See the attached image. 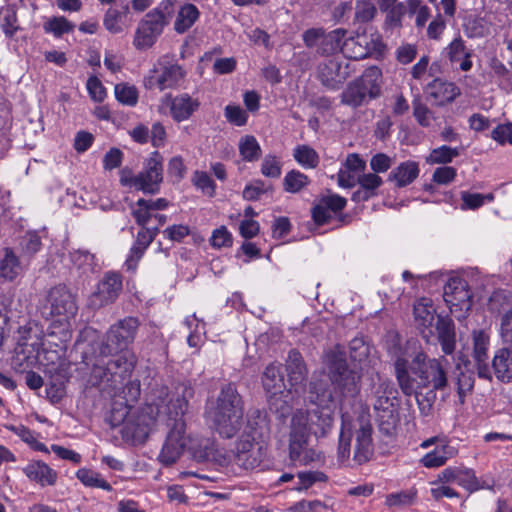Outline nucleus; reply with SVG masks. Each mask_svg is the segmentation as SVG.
Returning <instances> with one entry per match:
<instances>
[{"mask_svg":"<svg viewBox=\"0 0 512 512\" xmlns=\"http://www.w3.org/2000/svg\"><path fill=\"white\" fill-rule=\"evenodd\" d=\"M77 309L74 295L65 286H55L48 292L45 310L49 311L50 316L69 321L76 315Z\"/></svg>","mask_w":512,"mask_h":512,"instance_id":"4468645a","label":"nucleus"},{"mask_svg":"<svg viewBox=\"0 0 512 512\" xmlns=\"http://www.w3.org/2000/svg\"><path fill=\"white\" fill-rule=\"evenodd\" d=\"M419 175V167L416 162L406 161L393 169L390 178L396 182L398 187H405L411 184Z\"/></svg>","mask_w":512,"mask_h":512,"instance_id":"e433bc0d","label":"nucleus"},{"mask_svg":"<svg viewBox=\"0 0 512 512\" xmlns=\"http://www.w3.org/2000/svg\"><path fill=\"white\" fill-rule=\"evenodd\" d=\"M413 115L419 125L429 127L434 120L433 112L422 102H413Z\"/></svg>","mask_w":512,"mask_h":512,"instance_id":"052dcab7","label":"nucleus"},{"mask_svg":"<svg viewBox=\"0 0 512 512\" xmlns=\"http://www.w3.org/2000/svg\"><path fill=\"white\" fill-rule=\"evenodd\" d=\"M244 406L234 384L223 386L214 402L208 407L207 416L217 433L223 438L234 437L242 428Z\"/></svg>","mask_w":512,"mask_h":512,"instance_id":"423d86ee","label":"nucleus"},{"mask_svg":"<svg viewBox=\"0 0 512 512\" xmlns=\"http://www.w3.org/2000/svg\"><path fill=\"white\" fill-rule=\"evenodd\" d=\"M162 180V159L158 152H154L152 156L147 159L143 170L137 175H134L128 168H124L120 172V182L123 186L140 190L144 193H157Z\"/></svg>","mask_w":512,"mask_h":512,"instance_id":"9d476101","label":"nucleus"},{"mask_svg":"<svg viewBox=\"0 0 512 512\" xmlns=\"http://www.w3.org/2000/svg\"><path fill=\"white\" fill-rule=\"evenodd\" d=\"M308 401L316 408L296 410L289 426V456L293 462L301 465L320 459V455L308 447L310 435L325 437L333 426L334 396L327 382L312 378Z\"/></svg>","mask_w":512,"mask_h":512,"instance_id":"7ed1b4c3","label":"nucleus"},{"mask_svg":"<svg viewBox=\"0 0 512 512\" xmlns=\"http://www.w3.org/2000/svg\"><path fill=\"white\" fill-rule=\"evenodd\" d=\"M69 259L79 275H88L95 271V257L87 250L73 249L69 252Z\"/></svg>","mask_w":512,"mask_h":512,"instance_id":"72a5a7b5","label":"nucleus"},{"mask_svg":"<svg viewBox=\"0 0 512 512\" xmlns=\"http://www.w3.org/2000/svg\"><path fill=\"white\" fill-rule=\"evenodd\" d=\"M261 173L270 178H278L281 175V165L275 156L267 155L261 165Z\"/></svg>","mask_w":512,"mask_h":512,"instance_id":"0e129e2a","label":"nucleus"},{"mask_svg":"<svg viewBox=\"0 0 512 512\" xmlns=\"http://www.w3.org/2000/svg\"><path fill=\"white\" fill-rule=\"evenodd\" d=\"M351 361L358 363L361 368L366 365L371 354V347L363 338L355 337L349 344Z\"/></svg>","mask_w":512,"mask_h":512,"instance_id":"a19ab883","label":"nucleus"},{"mask_svg":"<svg viewBox=\"0 0 512 512\" xmlns=\"http://www.w3.org/2000/svg\"><path fill=\"white\" fill-rule=\"evenodd\" d=\"M122 291V278L119 273L107 272L91 295L89 303L93 308H100L114 302Z\"/></svg>","mask_w":512,"mask_h":512,"instance_id":"f3484780","label":"nucleus"},{"mask_svg":"<svg viewBox=\"0 0 512 512\" xmlns=\"http://www.w3.org/2000/svg\"><path fill=\"white\" fill-rule=\"evenodd\" d=\"M309 184L308 177L297 170L288 172L283 180L284 189L290 193H297Z\"/></svg>","mask_w":512,"mask_h":512,"instance_id":"603ef678","label":"nucleus"},{"mask_svg":"<svg viewBox=\"0 0 512 512\" xmlns=\"http://www.w3.org/2000/svg\"><path fill=\"white\" fill-rule=\"evenodd\" d=\"M1 27L6 36L12 37L18 30L17 14L13 6L7 5L0 8Z\"/></svg>","mask_w":512,"mask_h":512,"instance_id":"09e8293b","label":"nucleus"},{"mask_svg":"<svg viewBox=\"0 0 512 512\" xmlns=\"http://www.w3.org/2000/svg\"><path fill=\"white\" fill-rule=\"evenodd\" d=\"M437 333L438 341L442 351L450 355L455 350V327L453 321L448 317L438 316L434 324V332Z\"/></svg>","mask_w":512,"mask_h":512,"instance_id":"c85d7f7f","label":"nucleus"},{"mask_svg":"<svg viewBox=\"0 0 512 512\" xmlns=\"http://www.w3.org/2000/svg\"><path fill=\"white\" fill-rule=\"evenodd\" d=\"M476 475L472 469L458 467L456 484L469 492L477 491Z\"/></svg>","mask_w":512,"mask_h":512,"instance_id":"13d9d810","label":"nucleus"},{"mask_svg":"<svg viewBox=\"0 0 512 512\" xmlns=\"http://www.w3.org/2000/svg\"><path fill=\"white\" fill-rule=\"evenodd\" d=\"M495 376L502 382L512 380V351L508 348L499 349L492 360Z\"/></svg>","mask_w":512,"mask_h":512,"instance_id":"2f4dec72","label":"nucleus"},{"mask_svg":"<svg viewBox=\"0 0 512 512\" xmlns=\"http://www.w3.org/2000/svg\"><path fill=\"white\" fill-rule=\"evenodd\" d=\"M241 436L257 440L269 434V421L267 414L259 409H250L242 426Z\"/></svg>","mask_w":512,"mask_h":512,"instance_id":"4be33fe9","label":"nucleus"},{"mask_svg":"<svg viewBox=\"0 0 512 512\" xmlns=\"http://www.w3.org/2000/svg\"><path fill=\"white\" fill-rule=\"evenodd\" d=\"M295 160L304 168L313 169L319 164L318 153L308 145H298L293 152Z\"/></svg>","mask_w":512,"mask_h":512,"instance_id":"de8ad7c7","label":"nucleus"},{"mask_svg":"<svg viewBox=\"0 0 512 512\" xmlns=\"http://www.w3.org/2000/svg\"><path fill=\"white\" fill-rule=\"evenodd\" d=\"M500 336L504 343L512 346V310L501 317Z\"/></svg>","mask_w":512,"mask_h":512,"instance_id":"774afa93","label":"nucleus"},{"mask_svg":"<svg viewBox=\"0 0 512 512\" xmlns=\"http://www.w3.org/2000/svg\"><path fill=\"white\" fill-rule=\"evenodd\" d=\"M286 371L291 386L302 385L306 381L308 370L298 351L291 350L289 352L286 360Z\"/></svg>","mask_w":512,"mask_h":512,"instance_id":"c756f323","label":"nucleus"},{"mask_svg":"<svg viewBox=\"0 0 512 512\" xmlns=\"http://www.w3.org/2000/svg\"><path fill=\"white\" fill-rule=\"evenodd\" d=\"M139 325L135 317L121 319L109 328L105 342L92 347V352L83 351V360L91 367L93 378L117 387L132 374L136 356L128 347L134 342Z\"/></svg>","mask_w":512,"mask_h":512,"instance_id":"20e7f679","label":"nucleus"},{"mask_svg":"<svg viewBox=\"0 0 512 512\" xmlns=\"http://www.w3.org/2000/svg\"><path fill=\"white\" fill-rule=\"evenodd\" d=\"M460 155V149L459 148H452L447 145H442L440 147H437L429 153V155L426 157V162L428 164H448L453 161L454 158L458 157Z\"/></svg>","mask_w":512,"mask_h":512,"instance_id":"a18cd8bd","label":"nucleus"},{"mask_svg":"<svg viewBox=\"0 0 512 512\" xmlns=\"http://www.w3.org/2000/svg\"><path fill=\"white\" fill-rule=\"evenodd\" d=\"M7 428L10 431H12L15 435H17L22 441L27 443L32 449L47 454L50 452L47 446L44 443L38 441L37 437L35 436V433L26 426L10 425Z\"/></svg>","mask_w":512,"mask_h":512,"instance_id":"49530a36","label":"nucleus"},{"mask_svg":"<svg viewBox=\"0 0 512 512\" xmlns=\"http://www.w3.org/2000/svg\"><path fill=\"white\" fill-rule=\"evenodd\" d=\"M367 43L365 35L347 39L343 42V52L351 59L366 58L370 53V50L366 47Z\"/></svg>","mask_w":512,"mask_h":512,"instance_id":"ea45409f","label":"nucleus"},{"mask_svg":"<svg viewBox=\"0 0 512 512\" xmlns=\"http://www.w3.org/2000/svg\"><path fill=\"white\" fill-rule=\"evenodd\" d=\"M152 422L153 418L143 412L137 415V417L129 415L124 420L122 432L125 436L130 437L134 441L143 442L147 439L151 431L150 426Z\"/></svg>","mask_w":512,"mask_h":512,"instance_id":"393cba45","label":"nucleus"},{"mask_svg":"<svg viewBox=\"0 0 512 512\" xmlns=\"http://www.w3.org/2000/svg\"><path fill=\"white\" fill-rule=\"evenodd\" d=\"M174 1H161L140 21L133 40L136 49L145 50L154 45L174 14Z\"/></svg>","mask_w":512,"mask_h":512,"instance_id":"6e6552de","label":"nucleus"},{"mask_svg":"<svg viewBox=\"0 0 512 512\" xmlns=\"http://www.w3.org/2000/svg\"><path fill=\"white\" fill-rule=\"evenodd\" d=\"M354 21L360 24L371 22L377 15L376 0H357L354 8Z\"/></svg>","mask_w":512,"mask_h":512,"instance_id":"37998d69","label":"nucleus"},{"mask_svg":"<svg viewBox=\"0 0 512 512\" xmlns=\"http://www.w3.org/2000/svg\"><path fill=\"white\" fill-rule=\"evenodd\" d=\"M199 105L198 99L192 98L188 93L179 94L171 99V116L177 122L185 121L199 108Z\"/></svg>","mask_w":512,"mask_h":512,"instance_id":"cd10ccee","label":"nucleus"},{"mask_svg":"<svg viewBox=\"0 0 512 512\" xmlns=\"http://www.w3.org/2000/svg\"><path fill=\"white\" fill-rule=\"evenodd\" d=\"M225 117L228 122L236 125L243 126L247 123L248 114L240 106L227 105L224 111Z\"/></svg>","mask_w":512,"mask_h":512,"instance_id":"680f3d73","label":"nucleus"},{"mask_svg":"<svg viewBox=\"0 0 512 512\" xmlns=\"http://www.w3.org/2000/svg\"><path fill=\"white\" fill-rule=\"evenodd\" d=\"M43 346L39 337H29L27 340L21 341L16 349L13 358V366L19 372H25L35 367L40 360V350Z\"/></svg>","mask_w":512,"mask_h":512,"instance_id":"aec40b11","label":"nucleus"},{"mask_svg":"<svg viewBox=\"0 0 512 512\" xmlns=\"http://www.w3.org/2000/svg\"><path fill=\"white\" fill-rule=\"evenodd\" d=\"M157 235V226L142 227L137 234L135 244L130 249L129 255L125 261V266L128 270L134 271L137 267L138 261L143 256L147 247L152 243Z\"/></svg>","mask_w":512,"mask_h":512,"instance_id":"5701e85b","label":"nucleus"},{"mask_svg":"<svg viewBox=\"0 0 512 512\" xmlns=\"http://www.w3.org/2000/svg\"><path fill=\"white\" fill-rule=\"evenodd\" d=\"M262 384L270 399L284 393L285 383L281 372V364L271 363L265 368L262 374Z\"/></svg>","mask_w":512,"mask_h":512,"instance_id":"a878e982","label":"nucleus"},{"mask_svg":"<svg viewBox=\"0 0 512 512\" xmlns=\"http://www.w3.org/2000/svg\"><path fill=\"white\" fill-rule=\"evenodd\" d=\"M23 473L41 486H52L57 481V472L43 461H32L23 468Z\"/></svg>","mask_w":512,"mask_h":512,"instance_id":"bb28decb","label":"nucleus"},{"mask_svg":"<svg viewBox=\"0 0 512 512\" xmlns=\"http://www.w3.org/2000/svg\"><path fill=\"white\" fill-rule=\"evenodd\" d=\"M330 381L342 396L354 397L359 392L360 375L348 368L346 353L341 346L327 351L323 358Z\"/></svg>","mask_w":512,"mask_h":512,"instance_id":"0eeeda50","label":"nucleus"},{"mask_svg":"<svg viewBox=\"0 0 512 512\" xmlns=\"http://www.w3.org/2000/svg\"><path fill=\"white\" fill-rule=\"evenodd\" d=\"M435 445V448L426 453L420 460L426 468H437L443 466L449 459L457 455V449L450 445L446 437H431L421 443L422 448Z\"/></svg>","mask_w":512,"mask_h":512,"instance_id":"dca6fc26","label":"nucleus"},{"mask_svg":"<svg viewBox=\"0 0 512 512\" xmlns=\"http://www.w3.org/2000/svg\"><path fill=\"white\" fill-rule=\"evenodd\" d=\"M381 70L375 66L367 68L357 80L363 87L369 99L377 98L381 89Z\"/></svg>","mask_w":512,"mask_h":512,"instance_id":"473e14b6","label":"nucleus"},{"mask_svg":"<svg viewBox=\"0 0 512 512\" xmlns=\"http://www.w3.org/2000/svg\"><path fill=\"white\" fill-rule=\"evenodd\" d=\"M3 252L0 260V278L12 282L23 273L24 266L11 248H5Z\"/></svg>","mask_w":512,"mask_h":512,"instance_id":"7c9ffc66","label":"nucleus"},{"mask_svg":"<svg viewBox=\"0 0 512 512\" xmlns=\"http://www.w3.org/2000/svg\"><path fill=\"white\" fill-rule=\"evenodd\" d=\"M153 405L157 413L168 414V435L159 454V460L165 465L176 462L185 449L198 462L217 460L216 443L211 438H194L186 436V424L183 415L188 408L187 397L192 395V389L184 384L176 387L175 393L170 396L168 388L162 386L153 392Z\"/></svg>","mask_w":512,"mask_h":512,"instance_id":"f257e3e1","label":"nucleus"},{"mask_svg":"<svg viewBox=\"0 0 512 512\" xmlns=\"http://www.w3.org/2000/svg\"><path fill=\"white\" fill-rule=\"evenodd\" d=\"M86 87L93 101L100 103L106 98V89L96 76L89 77Z\"/></svg>","mask_w":512,"mask_h":512,"instance_id":"e2e57ef3","label":"nucleus"},{"mask_svg":"<svg viewBox=\"0 0 512 512\" xmlns=\"http://www.w3.org/2000/svg\"><path fill=\"white\" fill-rule=\"evenodd\" d=\"M413 316L416 327L426 341H429L434 335V324L438 317L433 301L426 297L418 299L413 307Z\"/></svg>","mask_w":512,"mask_h":512,"instance_id":"412c9836","label":"nucleus"},{"mask_svg":"<svg viewBox=\"0 0 512 512\" xmlns=\"http://www.w3.org/2000/svg\"><path fill=\"white\" fill-rule=\"evenodd\" d=\"M351 69L347 60L331 58L319 64L317 75L321 83L329 89H337L350 76Z\"/></svg>","mask_w":512,"mask_h":512,"instance_id":"2eb2a0df","label":"nucleus"},{"mask_svg":"<svg viewBox=\"0 0 512 512\" xmlns=\"http://www.w3.org/2000/svg\"><path fill=\"white\" fill-rule=\"evenodd\" d=\"M116 99L123 105L135 106L138 102V90L128 83H119L114 87Z\"/></svg>","mask_w":512,"mask_h":512,"instance_id":"8fccbe9b","label":"nucleus"},{"mask_svg":"<svg viewBox=\"0 0 512 512\" xmlns=\"http://www.w3.org/2000/svg\"><path fill=\"white\" fill-rule=\"evenodd\" d=\"M347 31L343 28H337L328 33L323 29H308L303 34V41L309 48L317 47V52L321 55H329L343 50L342 40L346 36Z\"/></svg>","mask_w":512,"mask_h":512,"instance_id":"ddd939ff","label":"nucleus"},{"mask_svg":"<svg viewBox=\"0 0 512 512\" xmlns=\"http://www.w3.org/2000/svg\"><path fill=\"white\" fill-rule=\"evenodd\" d=\"M472 345V358L475 362L478 376L483 379H491V369L488 361L490 332L486 329L473 330Z\"/></svg>","mask_w":512,"mask_h":512,"instance_id":"a211bd4d","label":"nucleus"},{"mask_svg":"<svg viewBox=\"0 0 512 512\" xmlns=\"http://www.w3.org/2000/svg\"><path fill=\"white\" fill-rule=\"evenodd\" d=\"M368 98L363 87L357 80L349 83L341 94V103L353 108L362 106Z\"/></svg>","mask_w":512,"mask_h":512,"instance_id":"4c0bfd02","label":"nucleus"},{"mask_svg":"<svg viewBox=\"0 0 512 512\" xmlns=\"http://www.w3.org/2000/svg\"><path fill=\"white\" fill-rule=\"evenodd\" d=\"M372 434L373 427L367 416L362 415L351 423L343 415L337 447L338 461L345 464L350 460L351 441L352 438H354L352 460L357 465H362L368 462L372 458L374 452Z\"/></svg>","mask_w":512,"mask_h":512,"instance_id":"39448f33","label":"nucleus"},{"mask_svg":"<svg viewBox=\"0 0 512 512\" xmlns=\"http://www.w3.org/2000/svg\"><path fill=\"white\" fill-rule=\"evenodd\" d=\"M238 149L241 158L246 162L259 160L262 149L259 142L253 135H244L239 139Z\"/></svg>","mask_w":512,"mask_h":512,"instance_id":"58836bf2","label":"nucleus"},{"mask_svg":"<svg viewBox=\"0 0 512 512\" xmlns=\"http://www.w3.org/2000/svg\"><path fill=\"white\" fill-rule=\"evenodd\" d=\"M74 27L75 25L64 16L53 17L45 22L43 26L45 32L51 33L55 37H61L65 33L72 32Z\"/></svg>","mask_w":512,"mask_h":512,"instance_id":"3c124183","label":"nucleus"},{"mask_svg":"<svg viewBox=\"0 0 512 512\" xmlns=\"http://www.w3.org/2000/svg\"><path fill=\"white\" fill-rule=\"evenodd\" d=\"M199 16L200 12L194 4H184L177 13L174 23L175 31L179 34L185 33L198 20Z\"/></svg>","mask_w":512,"mask_h":512,"instance_id":"f704fd0d","label":"nucleus"},{"mask_svg":"<svg viewBox=\"0 0 512 512\" xmlns=\"http://www.w3.org/2000/svg\"><path fill=\"white\" fill-rule=\"evenodd\" d=\"M383 12L385 13L384 29L389 31L400 30L403 18L407 13L406 4L398 2L396 6Z\"/></svg>","mask_w":512,"mask_h":512,"instance_id":"c03bdc74","label":"nucleus"},{"mask_svg":"<svg viewBox=\"0 0 512 512\" xmlns=\"http://www.w3.org/2000/svg\"><path fill=\"white\" fill-rule=\"evenodd\" d=\"M132 215L141 227L152 225L154 212L146 204V200L139 199L137 201L136 206L132 209Z\"/></svg>","mask_w":512,"mask_h":512,"instance_id":"864d4df0","label":"nucleus"},{"mask_svg":"<svg viewBox=\"0 0 512 512\" xmlns=\"http://www.w3.org/2000/svg\"><path fill=\"white\" fill-rule=\"evenodd\" d=\"M41 238L36 232H27L20 240L23 256H33L41 249Z\"/></svg>","mask_w":512,"mask_h":512,"instance_id":"6e6d98bb","label":"nucleus"},{"mask_svg":"<svg viewBox=\"0 0 512 512\" xmlns=\"http://www.w3.org/2000/svg\"><path fill=\"white\" fill-rule=\"evenodd\" d=\"M491 138L500 145L512 144V123L495 127L491 132Z\"/></svg>","mask_w":512,"mask_h":512,"instance_id":"338daca9","label":"nucleus"},{"mask_svg":"<svg viewBox=\"0 0 512 512\" xmlns=\"http://www.w3.org/2000/svg\"><path fill=\"white\" fill-rule=\"evenodd\" d=\"M415 499V493L412 491H401L397 493H391L386 496L385 504L388 507H401L407 506L413 503Z\"/></svg>","mask_w":512,"mask_h":512,"instance_id":"bf43d9fd","label":"nucleus"},{"mask_svg":"<svg viewBox=\"0 0 512 512\" xmlns=\"http://www.w3.org/2000/svg\"><path fill=\"white\" fill-rule=\"evenodd\" d=\"M398 391L389 380H381L374 388L373 407L380 430L392 434L398 424Z\"/></svg>","mask_w":512,"mask_h":512,"instance_id":"1a4fd4ad","label":"nucleus"},{"mask_svg":"<svg viewBox=\"0 0 512 512\" xmlns=\"http://www.w3.org/2000/svg\"><path fill=\"white\" fill-rule=\"evenodd\" d=\"M445 52L451 62H458L462 60L464 56H471V52L466 47L465 42L461 36L454 38L446 47Z\"/></svg>","mask_w":512,"mask_h":512,"instance_id":"5fc2aeb1","label":"nucleus"},{"mask_svg":"<svg viewBox=\"0 0 512 512\" xmlns=\"http://www.w3.org/2000/svg\"><path fill=\"white\" fill-rule=\"evenodd\" d=\"M444 301L450 312L458 319H464L472 307V293L465 279L450 278L444 287Z\"/></svg>","mask_w":512,"mask_h":512,"instance_id":"9b49d317","label":"nucleus"},{"mask_svg":"<svg viewBox=\"0 0 512 512\" xmlns=\"http://www.w3.org/2000/svg\"><path fill=\"white\" fill-rule=\"evenodd\" d=\"M77 479L85 486L91 488H100L105 491H111L112 486L101 477L98 472L91 469L81 468L76 472Z\"/></svg>","mask_w":512,"mask_h":512,"instance_id":"79ce46f5","label":"nucleus"},{"mask_svg":"<svg viewBox=\"0 0 512 512\" xmlns=\"http://www.w3.org/2000/svg\"><path fill=\"white\" fill-rule=\"evenodd\" d=\"M131 374L121 383L118 384L117 387H112L106 381H101L97 379L99 383L105 384L107 387L111 388L114 391V394H122V398L125 400L126 405H130L135 403L141 393L140 381L139 380H129Z\"/></svg>","mask_w":512,"mask_h":512,"instance_id":"c9c22d12","label":"nucleus"},{"mask_svg":"<svg viewBox=\"0 0 512 512\" xmlns=\"http://www.w3.org/2000/svg\"><path fill=\"white\" fill-rule=\"evenodd\" d=\"M158 68L150 70L144 78V86L147 89H159L160 91L177 87L185 77V71L178 63L166 58L159 60Z\"/></svg>","mask_w":512,"mask_h":512,"instance_id":"f8f14e48","label":"nucleus"},{"mask_svg":"<svg viewBox=\"0 0 512 512\" xmlns=\"http://www.w3.org/2000/svg\"><path fill=\"white\" fill-rule=\"evenodd\" d=\"M265 457L263 444L257 440L240 436L236 443V463L246 470L254 469L260 465Z\"/></svg>","mask_w":512,"mask_h":512,"instance_id":"6ab92c4d","label":"nucleus"},{"mask_svg":"<svg viewBox=\"0 0 512 512\" xmlns=\"http://www.w3.org/2000/svg\"><path fill=\"white\" fill-rule=\"evenodd\" d=\"M193 185L202 191L205 195L209 197H213L215 194V183L208 175V173L203 171H195L192 179Z\"/></svg>","mask_w":512,"mask_h":512,"instance_id":"4d7b16f0","label":"nucleus"},{"mask_svg":"<svg viewBox=\"0 0 512 512\" xmlns=\"http://www.w3.org/2000/svg\"><path fill=\"white\" fill-rule=\"evenodd\" d=\"M382 183V178L376 173H367L358 176L359 186L365 188L374 195L377 194V189L382 185Z\"/></svg>","mask_w":512,"mask_h":512,"instance_id":"69168bd1","label":"nucleus"},{"mask_svg":"<svg viewBox=\"0 0 512 512\" xmlns=\"http://www.w3.org/2000/svg\"><path fill=\"white\" fill-rule=\"evenodd\" d=\"M426 93L436 105L443 106L454 101L461 92L454 83L436 78L427 85Z\"/></svg>","mask_w":512,"mask_h":512,"instance_id":"b1692460","label":"nucleus"},{"mask_svg":"<svg viewBox=\"0 0 512 512\" xmlns=\"http://www.w3.org/2000/svg\"><path fill=\"white\" fill-rule=\"evenodd\" d=\"M444 358L428 359L414 341L407 342L394 355V371L397 383L404 395H415L419 410L428 416L435 399L434 391L443 390L448 383Z\"/></svg>","mask_w":512,"mask_h":512,"instance_id":"f03ea898","label":"nucleus"}]
</instances>
